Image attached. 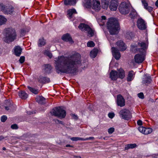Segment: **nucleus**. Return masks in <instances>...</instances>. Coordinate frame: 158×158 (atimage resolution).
<instances>
[{
	"mask_svg": "<svg viewBox=\"0 0 158 158\" xmlns=\"http://www.w3.org/2000/svg\"><path fill=\"white\" fill-rule=\"evenodd\" d=\"M137 124L138 125L141 126L142 125V122L140 120H139L137 121Z\"/></svg>",
	"mask_w": 158,
	"mask_h": 158,
	"instance_id": "obj_54",
	"label": "nucleus"
},
{
	"mask_svg": "<svg viewBox=\"0 0 158 158\" xmlns=\"http://www.w3.org/2000/svg\"><path fill=\"white\" fill-rule=\"evenodd\" d=\"M15 9L12 6H7L6 10L5 11V13L7 14L11 15L14 13L15 12Z\"/></svg>",
	"mask_w": 158,
	"mask_h": 158,
	"instance_id": "obj_17",
	"label": "nucleus"
},
{
	"mask_svg": "<svg viewBox=\"0 0 158 158\" xmlns=\"http://www.w3.org/2000/svg\"><path fill=\"white\" fill-rule=\"evenodd\" d=\"M11 128L13 129H17L19 128V127L17 124H14L11 125Z\"/></svg>",
	"mask_w": 158,
	"mask_h": 158,
	"instance_id": "obj_43",
	"label": "nucleus"
},
{
	"mask_svg": "<svg viewBox=\"0 0 158 158\" xmlns=\"http://www.w3.org/2000/svg\"><path fill=\"white\" fill-rule=\"evenodd\" d=\"M110 0H102V2H109Z\"/></svg>",
	"mask_w": 158,
	"mask_h": 158,
	"instance_id": "obj_57",
	"label": "nucleus"
},
{
	"mask_svg": "<svg viewBox=\"0 0 158 158\" xmlns=\"http://www.w3.org/2000/svg\"><path fill=\"white\" fill-rule=\"evenodd\" d=\"M124 77V72L122 69L118 70V72L114 70H112L110 73V77L113 81L116 80L118 78L123 79Z\"/></svg>",
	"mask_w": 158,
	"mask_h": 158,
	"instance_id": "obj_6",
	"label": "nucleus"
},
{
	"mask_svg": "<svg viewBox=\"0 0 158 158\" xmlns=\"http://www.w3.org/2000/svg\"><path fill=\"white\" fill-rule=\"evenodd\" d=\"M67 14L69 15L70 18H72V15L74 13H76V10L74 9H70L69 10L67 11Z\"/></svg>",
	"mask_w": 158,
	"mask_h": 158,
	"instance_id": "obj_30",
	"label": "nucleus"
},
{
	"mask_svg": "<svg viewBox=\"0 0 158 158\" xmlns=\"http://www.w3.org/2000/svg\"><path fill=\"white\" fill-rule=\"evenodd\" d=\"M36 100L37 102L41 104L45 103V98L42 96H37Z\"/></svg>",
	"mask_w": 158,
	"mask_h": 158,
	"instance_id": "obj_19",
	"label": "nucleus"
},
{
	"mask_svg": "<svg viewBox=\"0 0 158 158\" xmlns=\"http://www.w3.org/2000/svg\"><path fill=\"white\" fill-rule=\"evenodd\" d=\"M52 115L60 118H64L66 116V112L60 106L56 107L50 112Z\"/></svg>",
	"mask_w": 158,
	"mask_h": 158,
	"instance_id": "obj_5",
	"label": "nucleus"
},
{
	"mask_svg": "<svg viewBox=\"0 0 158 158\" xmlns=\"http://www.w3.org/2000/svg\"><path fill=\"white\" fill-rule=\"evenodd\" d=\"M131 13L129 14L130 17L132 19H134L137 15V13L135 10L132 7L131 10Z\"/></svg>",
	"mask_w": 158,
	"mask_h": 158,
	"instance_id": "obj_26",
	"label": "nucleus"
},
{
	"mask_svg": "<svg viewBox=\"0 0 158 158\" xmlns=\"http://www.w3.org/2000/svg\"><path fill=\"white\" fill-rule=\"evenodd\" d=\"M154 158H158V156L156 155L154 156Z\"/></svg>",
	"mask_w": 158,
	"mask_h": 158,
	"instance_id": "obj_64",
	"label": "nucleus"
},
{
	"mask_svg": "<svg viewBox=\"0 0 158 158\" xmlns=\"http://www.w3.org/2000/svg\"><path fill=\"white\" fill-rule=\"evenodd\" d=\"M137 25L138 28L141 30H144L146 28L144 21L142 19H140L138 20Z\"/></svg>",
	"mask_w": 158,
	"mask_h": 158,
	"instance_id": "obj_11",
	"label": "nucleus"
},
{
	"mask_svg": "<svg viewBox=\"0 0 158 158\" xmlns=\"http://www.w3.org/2000/svg\"><path fill=\"white\" fill-rule=\"evenodd\" d=\"M132 7L131 5L126 2H122L119 5L118 10L120 13L123 15L128 14L131 10Z\"/></svg>",
	"mask_w": 158,
	"mask_h": 158,
	"instance_id": "obj_7",
	"label": "nucleus"
},
{
	"mask_svg": "<svg viewBox=\"0 0 158 158\" xmlns=\"http://www.w3.org/2000/svg\"><path fill=\"white\" fill-rule=\"evenodd\" d=\"M142 4L143 5L144 8L146 9L148 7V4L146 2L145 0H143L142 1Z\"/></svg>",
	"mask_w": 158,
	"mask_h": 158,
	"instance_id": "obj_47",
	"label": "nucleus"
},
{
	"mask_svg": "<svg viewBox=\"0 0 158 158\" xmlns=\"http://www.w3.org/2000/svg\"><path fill=\"white\" fill-rule=\"evenodd\" d=\"M119 114L120 117L125 120H128L132 117L131 114L128 110L124 109L119 111Z\"/></svg>",
	"mask_w": 158,
	"mask_h": 158,
	"instance_id": "obj_8",
	"label": "nucleus"
},
{
	"mask_svg": "<svg viewBox=\"0 0 158 158\" xmlns=\"http://www.w3.org/2000/svg\"><path fill=\"white\" fill-rule=\"evenodd\" d=\"M107 27L111 35L118 34L119 30V25L116 19L110 18L107 23Z\"/></svg>",
	"mask_w": 158,
	"mask_h": 158,
	"instance_id": "obj_3",
	"label": "nucleus"
},
{
	"mask_svg": "<svg viewBox=\"0 0 158 158\" xmlns=\"http://www.w3.org/2000/svg\"><path fill=\"white\" fill-rule=\"evenodd\" d=\"M22 49L19 46H17L15 48V53L17 56H19L22 52Z\"/></svg>",
	"mask_w": 158,
	"mask_h": 158,
	"instance_id": "obj_20",
	"label": "nucleus"
},
{
	"mask_svg": "<svg viewBox=\"0 0 158 158\" xmlns=\"http://www.w3.org/2000/svg\"><path fill=\"white\" fill-rule=\"evenodd\" d=\"M114 131V127H111L108 129V132L109 134H111Z\"/></svg>",
	"mask_w": 158,
	"mask_h": 158,
	"instance_id": "obj_42",
	"label": "nucleus"
},
{
	"mask_svg": "<svg viewBox=\"0 0 158 158\" xmlns=\"http://www.w3.org/2000/svg\"><path fill=\"white\" fill-rule=\"evenodd\" d=\"M94 139V138L93 137H89V138H86L85 139V140H87L88 139Z\"/></svg>",
	"mask_w": 158,
	"mask_h": 158,
	"instance_id": "obj_55",
	"label": "nucleus"
},
{
	"mask_svg": "<svg viewBox=\"0 0 158 158\" xmlns=\"http://www.w3.org/2000/svg\"><path fill=\"white\" fill-rule=\"evenodd\" d=\"M152 132V129L150 128H146L144 132V134L145 135H147L148 134L151 133Z\"/></svg>",
	"mask_w": 158,
	"mask_h": 158,
	"instance_id": "obj_37",
	"label": "nucleus"
},
{
	"mask_svg": "<svg viewBox=\"0 0 158 158\" xmlns=\"http://www.w3.org/2000/svg\"><path fill=\"white\" fill-rule=\"evenodd\" d=\"M131 48H135L137 47H140L141 48H138L137 51L141 54H137L134 57L135 61L136 62L140 63H141L144 60V58L146 54V49L147 47V45L144 42H141L138 43V46L135 45L131 46Z\"/></svg>",
	"mask_w": 158,
	"mask_h": 158,
	"instance_id": "obj_2",
	"label": "nucleus"
},
{
	"mask_svg": "<svg viewBox=\"0 0 158 158\" xmlns=\"http://www.w3.org/2000/svg\"><path fill=\"white\" fill-rule=\"evenodd\" d=\"M53 120L56 123H60L62 125H64V123H63V122L60 121L57 119H54Z\"/></svg>",
	"mask_w": 158,
	"mask_h": 158,
	"instance_id": "obj_44",
	"label": "nucleus"
},
{
	"mask_svg": "<svg viewBox=\"0 0 158 158\" xmlns=\"http://www.w3.org/2000/svg\"><path fill=\"white\" fill-rule=\"evenodd\" d=\"M44 67L45 72L48 73H50L52 69L51 66L49 64H47L45 65Z\"/></svg>",
	"mask_w": 158,
	"mask_h": 158,
	"instance_id": "obj_28",
	"label": "nucleus"
},
{
	"mask_svg": "<svg viewBox=\"0 0 158 158\" xmlns=\"http://www.w3.org/2000/svg\"><path fill=\"white\" fill-rule=\"evenodd\" d=\"M137 147L136 143H131L126 145L125 147V150H127L129 149H132L135 148Z\"/></svg>",
	"mask_w": 158,
	"mask_h": 158,
	"instance_id": "obj_25",
	"label": "nucleus"
},
{
	"mask_svg": "<svg viewBox=\"0 0 158 158\" xmlns=\"http://www.w3.org/2000/svg\"><path fill=\"white\" fill-rule=\"evenodd\" d=\"M39 81L42 83H48L50 81V79L46 77L41 76L40 77Z\"/></svg>",
	"mask_w": 158,
	"mask_h": 158,
	"instance_id": "obj_22",
	"label": "nucleus"
},
{
	"mask_svg": "<svg viewBox=\"0 0 158 158\" xmlns=\"http://www.w3.org/2000/svg\"><path fill=\"white\" fill-rule=\"evenodd\" d=\"M114 115V114L113 113H110L108 114V117L110 118H113Z\"/></svg>",
	"mask_w": 158,
	"mask_h": 158,
	"instance_id": "obj_48",
	"label": "nucleus"
},
{
	"mask_svg": "<svg viewBox=\"0 0 158 158\" xmlns=\"http://www.w3.org/2000/svg\"><path fill=\"white\" fill-rule=\"evenodd\" d=\"M92 8L96 11H98L101 8L100 2L98 0H93Z\"/></svg>",
	"mask_w": 158,
	"mask_h": 158,
	"instance_id": "obj_14",
	"label": "nucleus"
},
{
	"mask_svg": "<svg viewBox=\"0 0 158 158\" xmlns=\"http://www.w3.org/2000/svg\"><path fill=\"white\" fill-rule=\"evenodd\" d=\"M5 109H6V110H9V107L8 106H5Z\"/></svg>",
	"mask_w": 158,
	"mask_h": 158,
	"instance_id": "obj_63",
	"label": "nucleus"
},
{
	"mask_svg": "<svg viewBox=\"0 0 158 158\" xmlns=\"http://www.w3.org/2000/svg\"><path fill=\"white\" fill-rule=\"evenodd\" d=\"M74 158H81L80 156H74Z\"/></svg>",
	"mask_w": 158,
	"mask_h": 158,
	"instance_id": "obj_62",
	"label": "nucleus"
},
{
	"mask_svg": "<svg viewBox=\"0 0 158 158\" xmlns=\"http://www.w3.org/2000/svg\"><path fill=\"white\" fill-rule=\"evenodd\" d=\"M46 44L45 40L43 38L40 39L38 41V45L39 47L44 46Z\"/></svg>",
	"mask_w": 158,
	"mask_h": 158,
	"instance_id": "obj_31",
	"label": "nucleus"
},
{
	"mask_svg": "<svg viewBox=\"0 0 158 158\" xmlns=\"http://www.w3.org/2000/svg\"><path fill=\"white\" fill-rule=\"evenodd\" d=\"M118 0H111L109 6L110 10L112 11L116 10L118 5Z\"/></svg>",
	"mask_w": 158,
	"mask_h": 158,
	"instance_id": "obj_12",
	"label": "nucleus"
},
{
	"mask_svg": "<svg viewBox=\"0 0 158 158\" xmlns=\"http://www.w3.org/2000/svg\"><path fill=\"white\" fill-rule=\"evenodd\" d=\"M106 20V17L104 16L101 17V19L98 20V23L100 26H103Z\"/></svg>",
	"mask_w": 158,
	"mask_h": 158,
	"instance_id": "obj_29",
	"label": "nucleus"
},
{
	"mask_svg": "<svg viewBox=\"0 0 158 158\" xmlns=\"http://www.w3.org/2000/svg\"><path fill=\"white\" fill-rule=\"evenodd\" d=\"M19 61L21 63H23L25 61V57L24 56H21L20 57Z\"/></svg>",
	"mask_w": 158,
	"mask_h": 158,
	"instance_id": "obj_45",
	"label": "nucleus"
},
{
	"mask_svg": "<svg viewBox=\"0 0 158 158\" xmlns=\"http://www.w3.org/2000/svg\"><path fill=\"white\" fill-rule=\"evenodd\" d=\"M7 119V117L6 116L3 115L1 118V120L2 122H5Z\"/></svg>",
	"mask_w": 158,
	"mask_h": 158,
	"instance_id": "obj_49",
	"label": "nucleus"
},
{
	"mask_svg": "<svg viewBox=\"0 0 158 158\" xmlns=\"http://www.w3.org/2000/svg\"><path fill=\"white\" fill-rule=\"evenodd\" d=\"M4 138H5V137L3 136L2 135L0 136V141L3 139Z\"/></svg>",
	"mask_w": 158,
	"mask_h": 158,
	"instance_id": "obj_60",
	"label": "nucleus"
},
{
	"mask_svg": "<svg viewBox=\"0 0 158 158\" xmlns=\"http://www.w3.org/2000/svg\"><path fill=\"white\" fill-rule=\"evenodd\" d=\"M66 147H71V148H74V147L73 146H72V145H71L70 144H67L66 145Z\"/></svg>",
	"mask_w": 158,
	"mask_h": 158,
	"instance_id": "obj_58",
	"label": "nucleus"
},
{
	"mask_svg": "<svg viewBox=\"0 0 158 158\" xmlns=\"http://www.w3.org/2000/svg\"><path fill=\"white\" fill-rule=\"evenodd\" d=\"M98 52V51L97 49L94 48L90 52V56L92 58H95L97 55Z\"/></svg>",
	"mask_w": 158,
	"mask_h": 158,
	"instance_id": "obj_23",
	"label": "nucleus"
},
{
	"mask_svg": "<svg viewBox=\"0 0 158 158\" xmlns=\"http://www.w3.org/2000/svg\"><path fill=\"white\" fill-rule=\"evenodd\" d=\"M19 95L22 99H25L27 98L28 95L24 91H22L19 93Z\"/></svg>",
	"mask_w": 158,
	"mask_h": 158,
	"instance_id": "obj_21",
	"label": "nucleus"
},
{
	"mask_svg": "<svg viewBox=\"0 0 158 158\" xmlns=\"http://www.w3.org/2000/svg\"><path fill=\"white\" fill-rule=\"evenodd\" d=\"M138 97L141 99H143L144 98V96L143 93H140L138 94Z\"/></svg>",
	"mask_w": 158,
	"mask_h": 158,
	"instance_id": "obj_46",
	"label": "nucleus"
},
{
	"mask_svg": "<svg viewBox=\"0 0 158 158\" xmlns=\"http://www.w3.org/2000/svg\"><path fill=\"white\" fill-rule=\"evenodd\" d=\"M77 0H64V4L65 5H73L76 3Z\"/></svg>",
	"mask_w": 158,
	"mask_h": 158,
	"instance_id": "obj_24",
	"label": "nucleus"
},
{
	"mask_svg": "<svg viewBox=\"0 0 158 158\" xmlns=\"http://www.w3.org/2000/svg\"><path fill=\"white\" fill-rule=\"evenodd\" d=\"M44 54L45 55L48 56L50 58H51L52 56V54L49 51L47 50H45L44 52Z\"/></svg>",
	"mask_w": 158,
	"mask_h": 158,
	"instance_id": "obj_39",
	"label": "nucleus"
},
{
	"mask_svg": "<svg viewBox=\"0 0 158 158\" xmlns=\"http://www.w3.org/2000/svg\"><path fill=\"white\" fill-rule=\"evenodd\" d=\"M133 72V71H131L129 72L127 78V80L128 81H130L132 80L133 76V74H132Z\"/></svg>",
	"mask_w": 158,
	"mask_h": 158,
	"instance_id": "obj_33",
	"label": "nucleus"
},
{
	"mask_svg": "<svg viewBox=\"0 0 158 158\" xmlns=\"http://www.w3.org/2000/svg\"><path fill=\"white\" fill-rule=\"evenodd\" d=\"M78 27L81 31H86L91 36H93V31L88 25L84 23H81Z\"/></svg>",
	"mask_w": 158,
	"mask_h": 158,
	"instance_id": "obj_9",
	"label": "nucleus"
},
{
	"mask_svg": "<svg viewBox=\"0 0 158 158\" xmlns=\"http://www.w3.org/2000/svg\"><path fill=\"white\" fill-rule=\"evenodd\" d=\"M145 129V128L143 127H140L139 128V131L144 134V132Z\"/></svg>",
	"mask_w": 158,
	"mask_h": 158,
	"instance_id": "obj_41",
	"label": "nucleus"
},
{
	"mask_svg": "<svg viewBox=\"0 0 158 158\" xmlns=\"http://www.w3.org/2000/svg\"><path fill=\"white\" fill-rule=\"evenodd\" d=\"M81 61V56L77 53L68 56H59L54 61L56 72L61 74L64 73L75 74Z\"/></svg>",
	"mask_w": 158,
	"mask_h": 158,
	"instance_id": "obj_1",
	"label": "nucleus"
},
{
	"mask_svg": "<svg viewBox=\"0 0 158 158\" xmlns=\"http://www.w3.org/2000/svg\"><path fill=\"white\" fill-rule=\"evenodd\" d=\"M61 39L63 40L66 42H69L71 44L74 43L70 34L68 33L62 36Z\"/></svg>",
	"mask_w": 158,
	"mask_h": 158,
	"instance_id": "obj_15",
	"label": "nucleus"
},
{
	"mask_svg": "<svg viewBox=\"0 0 158 158\" xmlns=\"http://www.w3.org/2000/svg\"><path fill=\"white\" fill-rule=\"evenodd\" d=\"M152 81V79L150 77L145 76L143 78L142 83L143 84H145L146 85H148V84L151 82Z\"/></svg>",
	"mask_w": 158,
	"mask_h": 158,
	"instance_id": "obj_18",
	"label": "nucleus"
},
{
	"mask_svg": "<svg viewBox=\"0 0 158 158\" xmlns=\"http://www.w3.org/2000/svg\"><path fill=\"white\" fill-rule=\"evenodd\" d=\"M71 139L73 141H77L78 140V137H73L71 138Z\"/></svg>",
	"mask_w": 158,
	"mask_h": 158,
	"instance_id": "obj_53",
	"label": "nucleus"
},
{
	"mask_svg": "<svg viewBox=\"0 0 158 158\" xmlns=\"http://www.w3.org/2000/svg\"><path fill=\"white\" fill-rule=\"evenodd\" d=\"M153 9V8L152 7L148 6L146 8V9H147L149 12H151L152 10Z\"/></svg>",
	"mask_w": 158,
	"mask_h": 158,
	"instance_id": "obj_52",
	"label": "nucleus"
},
{
	"mask_svg": "<svg viewBox=\"0 0 158 158\" xmlns=\"http://www.w3.org/2000/svg\"><path fill=\"white\" fill-rule=\"evenodd\" d=\"M27 114H33L34 113L32 111V112H31V111H27ZM35 112H34V113H35Z\"/></svg>",
	"mask_w": 158,
	"mask_h": 158,
	"instance_id": "obj_56",
	"label": "nucleus"
},
{
	"mask_svg": "<svg viewBox=\"0 0 158 158\" xmlns=\"http://www.w3.org/2000/svg\"><path fill=\"white\" fill-rule=\"evenodd\" d=\"M17 35L15 30L12 28H8L4 30V41L9 43L13 41L16 39Z\"/></svg>",
	"mask_w": 158,
	"mask_h": 158,
	"instance_id": "obj_4",
	"label": "nucleus"
},
{
	"mask_svg": "<svg viewBox=\"0 0 158 158\" xmlns=\"http://www.w3.org/2000/svg\"><path fill=\"white\" fill-rule=\"evenodd\" d=\"M78 140H85V139L80 137H78Z\"/></svg>",
	"mask_w": 158,
	"mask_h": 158,
	"instance_id": "obj_59",
	"label": "nucleus"
},
{
	"mask_svg": "<svg viewBox=\"0 0 158 158\" xmlns=\"http://www.w3.org/2000/svg\"><path fill=\"white\" fill-rule=\"evenodd\" d=\"M7 21V19L3 16L0 15V25L4 24Z\"/></svg>",
	"mask_w": 158,
	"mask_h": 158,
	"instance_id": "obj_32",
	"label": "nucleus"
},
{
	"mask_svg": "<svg viewBox=\"0 0 158 158\" xmlns=\"http://www.w3.org/2000/svg\"><path fill=\"white\" fill-rule=\"evenodd\" d=\"M91 0H84L83 2V6L86 8H89L91 6Z\"/></svg>",
	"mask_w": 158,
	"mask_h": 158,
	"instance_id": "obj_27",
	"label": "nucleus"
},
{
	"mask_svg": "<svg viewBox=\"0 0 158 158\" xmlns=\"http://www.w3.org/2000/svg\"><path fill=\"white\" fill-rule=\"evenodd\" d=\"M94 45L95 44L92 41L88 42L87 43V46L88 47H94Z\"/></svg>",
	"mask_w": 158,
	"mask_h": 158,
	"instance_id": "obj_40",
	"label": "nucleus"
},
{
	"mask_svg": "<svg viewBox=\"0 0 158 158\" xmlns=\"http://www.w3.org/2000/svg\"><path fill=\"white\" fill-rule=\"evenodd\" d=\"M71 116L73 118L75 119V120H77L78 119V117L77 115L75 114H71Z\"/></svg>",
	"mask_w": 158,
	"mask_h": 158,
	"instance_id": "obj_51",
	"label": "nucleus"
},
{
	"mask_svg": "<svg viewBox=\"0 0 158 158\" xmlns=\"http://www.w3.org/2000/svg\"><path fill=\"white\" fill-rule=\"evenodd\" d=\"M133 37V35L131 32H127L125 35V38L127 39H131Z\"/></svg>",
	"mask_w": 158,
	"mask_h": 158,
	"instance_id": "obj_35",
	"label": "nucleus"
},
{
	"mask_svg": "<svg viewBox=\"0 0 158 158\" xmlns=\"http://www.w3.org/2000/svg\"><path fill=\"white\" fill-rule=\"evenodd\" d=\"M27 87L28 89H29L30 90L32 93L35 94H37L38 93V89H35L34 88H32L31 87L29 86H28Z\"/></svg>",
	"mask_w": 158,
	"mask_h": 158,
	"instance_id": "obj_36",
	"label": "nucleus"
},
{
	"mask_svg": "<svg viewBox=\"0 0 158 158\" xmlns=\"http://www.w3.org/2000/svg\"><path fill=\"white\" fill-rule=\"evenodd\" d=\"M155 5L156 6L158 7V0H157L156 2Z\"/></svg>",
	"mask_w": 158,
	"mask_h": 158,
	"instance_id": "obj_61",
	"label": "nucleus"
},
{
	"mask_svg": "<svg viewBox=\"0 0 158 158\" xmlns=\"http://www.w3.org/2000/svg\"><path fill=\"white\" fill-rule=\"evenodd\" d=\"M6 7L7 6H5L3 4H0V10H1L4 13H5V11L6 10Z\"/></svg>",
	"mask_w": 158,
	"mask_h": 158,
	"instance_id": "obj_38",
	"label": "nucleus"
},
{
	"mask_svg": "<svg viewBox=\"0 0 158 158\" xmlns=\"http://www.w3.org/2000/svg\"><path fill=\"white\" fill-rule=\"evenodd\" d=\"M26 31L24 29H22L20 33L22 36H23L25 35V34Z\"/></svg>",
	"mask_w": 158,
	"mask_h": 158,
	"instance_id": "obj_50",
	"label": "nucleus"
},
{
	"mask_svg": "<svg viewBox=\"0 0 158 158\" xmlns=\"http://www.w3.org/2000/svg\"><path fill=\"white\" fill-rule=\"evenodd\" d=\"M116 44L118 46L120 50L122 51H124L126 49V47L123 41L120 40L118 41L116 43Z\"/></svg>",
	"mask_w": 158,
	"mask_h": 158,
	"instance_id": "obj_16",
	"label": "nucleus"
},
{
	"mask_svg": "<svg viewBox=\"0 0 158 158\" xmlns=\"http://www.w3.org/2000/svg\"><path fill=\"white\" fill-rule=\"evenodd\" d=\"M117 105L120 107H123L125 105V101L123 97L120 94L118 95L117 98Z\"/></svg>",
	"mask_w": 158,
	"mask_h": 158,
	"instance_id": "obj_10",
	"label": "nucleus"
},
{
	"mask_svg": "<svg viewBox=\"0 0 158 158\" xmlns=\"http://www.w3.org/2000/svg\"><path fill=\"white\" fill-rule=\"evenodd\" d=\"M112 52L113 56L116 60H118L121 57V55L119 50L114 47L112 48Z\"/></svg>",
	"mask_w": 158,
	"mask_h": 158,
	"instance_id": "obj_13",
	"label": "nucleus"
},
{
	"mask_svg": "<svg viewBox=\"0 0 158 158\" xmlns=\"http://www.w3.org/2000/svg\"><path fill=\"white\" fill-rule=\"evenodd\" d=\"M102 7L106 9L108 7L109 2H101Z\"/></svg>",
	"mask_w": 158,
	"mask_h": 158,
	"instance_id": "obj_34",
	"label": "nucleus"
}]
</instances>
